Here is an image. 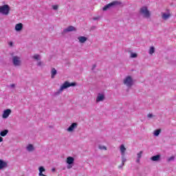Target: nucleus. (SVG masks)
Returning <instances> with one entry per match:
<instances>
[{
	"mask_svg": "<svg viewBox=\"0 0 176 176\" xmlns=\"http://www.w3.org/2000/svg\"><path fill=\"white\" fill-rule=\"evenodd\" d=\"M170 16H171L170 13H166V12L162 13V17L163 20H168V19H170Z\"/></svg>",
	"mask_w": 176,
	"mask_h": 176,
	"instance_id": "nucleus-9",
	"label": "nucleus"
},
{
	"mask_svg": "<svg viewBox=\"0 0 176 176\" xmlns=\"http://www.w3.org/2000/svg\"><path fill=\"white\" fill-rule=\"evenodd\" d=\"M78 41L80 43H85V42L87 41V38L85 36H80L78 37Z\"/></svg>",
	"mask_w": 176,
	"mask_h": 176,
	"instance_id": "nucleus-15",
	"label": "nucleus"
},
{
	"mask_svg": "<svg viewBox=\"0 0 176 176\" xmlns=\"http://www.w3.org/2000/svg\"><path fill=\"white\" fill-rule=\"evenodd\" d=\"M10 12V7H9V5L5 4L3 6H0V13H1V14L8 16V14H9Z\"/></svg>",
	"mask_w": 176,
	"mask_h": 176,
	"instance_id": "nucleus-1",
	"label": "nucleus"
},
{
	"mask_svg": "<svg viewBox=\"0 0 176 176\" xmlns=\"http://www.w3.org/2000/svg\"><path fill=\"white\" fill-rule=\"evenodd\" d=\"M140 13L146 19H149V17H151V12L148 10V8L146 7H142V8H140Z\"/></svg>",
	"mask_w": 176,
	"mask_h": 176,
	"instance_id": "nucleus-2",
	"label": "nucleus"
},
{
	"mask_svg": "<svg viewBox=\"0 0 176 176\" xmlns=\"http://www.w3.org/2000/svg\"><path fill=\"white\" fill-rule=\"evenodd\" d=\"M15 30L16 31H21L23 30V23H17L15 25Z\"/></svg>",
	"mask_w": 176,
	"mask_h": 176,
	"instance_id": "nucleus-11",
	"label": "nucleus"
},
{
	"mask_svg": "<svg viewBox=\"0 0 176 176\" xmlns=\"http://www.w3.org/2000/svg\"><path fill=\"white\" fill-rule=\"evenodd\" d=\"M94 68H96V65H93L92 69H94Z\"/></svg>",
	"mask_w": 176,
	"mask_h": 176,
	"instance_id": "nucleus-34",
	"label": "nucleus"
},
{
	"mask_svg": "<svg viewBox=\"0 0 176 176\" xmlns=\"http://www.w3.org/2000/svg\"><path fill=\"white\" fill-rule=\"evenodd\" d=\"M124 84L128 86V87H131V86H133V78H131V76H127L124 80Z\"/></svg>",
	"mask_w": 176,
	"mask_h": 176,
	"instance_id": "nucleus-5",
	"label": "nucleus"
},
{
	"mask_svg": "<svg viewBox=\"0 0 176 176\" xmlns=\"http://www.w3.org/2000/svg\"><path fill=\"white\" fill-rule=\"evenodd\" d=\"M137 54H135V53H132V54H131V58H135V57H137Z\"/></svg>",
	"mask_w": 176,
	"mask_h": 176,
	"instance_id": "nucleus-24",
	"label": "nucleus"
},
{
	"mask_svg": "<svg viewBox=\"0 0 176 176\" xmlns=\"http://www.w3.org/2000/svg\"><path fill=\"white\" fill-rule=\"evenodd\" d=\"M2 141H3V138L0 137V142H2Z\"/></svg>",
	"mask_w": 176,
	"mask_h": 176,
	"instance_id": "nucleus-31",
	"label": "nucleus"
},
{
	"mask_svg": "<svg viewBox=\"0 0 176 176\" xmlns=\"http://www.w3.org/2000/svg\"><path fill=\"white\" fill-rule=\"evenodd\" d=\"M55 170V169L54 168V169H52V171H54Z\"/></svg>",
	"mask_w": 176,
	"mask_h": 176,
	"instance_id": "nucleus-38",
	"label": "nucleus"
},
{
	"mask_svg": "<svg viewBox=\"0 0 176 176\" xmlns=\"http://www.w3.org/2000/svg\"><path fill=\"white\" fill-rule=\"evenodd\" d=\"M153 53H155V47H151L149 50V54H153Z\"/></svg>",
	"mask_w": 176,
	"mask_h": 176,
	"instance_id": "nucleus-22",
	"label": "nucleus"
},
{
	"mask_svg": "<svg viewBox=\"0 0 176 176\" xmlns=\"http://www.w3.org/2000/svg\"><path fill=\"white\" fill-rule=\"evenodd\" d=\"M27 149L29 151V152H32V151H34V146H32V144H29Z\"/></svg>",
	"mask_w": 176,
	"mask_h": 176,
	"instance_id": "nucleus-21",
	"label": "nucleus"
},
{
	"mask_svg": "<svg viewBox=\"0 0 176 176\" xmlns=\"http://www.w3.org/2000/svg\"><path fill=\"white\" fill-rule=\"evenodd\" d=\"M168 160V162H171V160H174V157L172 156V157H169Z\"/></svg>",
	"mask_w": 176,
	"mask_h": 176,
	"instance_id": "nucleus-29",
	"label": "nucleus"
},
{
	"mask_svg": "<svg viewBox=\"0 0 176 176\" xmlns=\"http://www.w3.org/2000/svg\"><path fill=\"white\" fill-rule=\"evenodd\" d=\"M72 31H76V28L74 26H69L67 28L63 30V32H71Z\"/></svg>",
	"mask_w": 176,
	"mask_h": 176,
	"instance_id": "nucleus-10",
	"label": "nucleus"
},
{
	"mask_svg": "<svg viewBox=\"0 0 176 176\" xmlns=\"http://www.w3.org/2000/svg\"><path fill=\"white\" fill-rule=\"evenodd\" d=\"M116 3H118V1H113L112 3L107 4V6H105L103 8V10L104 11L108 10V9H109V8H111V6H113L116 5Z\"/></svg>",
	"mask_w": 176,
	"mask_h": 176,
	"instance_id": "nucleus-7",
	"label": "nucleus"
},
{
	"mask_svg": "<svg viewBox=\"0 0 176 176\" xmlns=\"http://www.w3.org/2000/svg\"><path fill=\"white\" fill-rule=\"evenodd\" d=\"M51 78L53 79L54 78V76L57 74V70H56L55 68H52V72H51Z\"/></svg>",
	"mask_w": 176,
	"mask_h": 176,
	"instance_id": "nucleus-17",
	"label": "nucleus"
},
{
	"mask_svg": "<svg viewBox=\"0 0 176 176\" xmlns=\"http://www.w3.org/2000/svg\"><path fill=\"white\" fill-rule=\"evenodd\" d=\"M151 160H152L153 162H159V160H160V155H154L151 158Z\"/></svg>",
	"mask_w": 176,
	"mask_h": 176,
	"instance_id": "nucleus-13",
	"label": "nucleus"
},
{
	"mask_svg": "<svg viewBox=\"0 0 176 176\" xmlns=\"http://www.w3.org/2000/svg\"><path fill=\"white\" fill-rule=\"evenodd\" d=\"M8 133H9V130L5 129L4 131H2L0 133V135L1 137H6L8 135Z\"/></svg>",
	"mask_w": 176,
	"mask_h": 176,
	"instance_id": "nucleus-18",
	"label": "nucleus"
},
{
	"mask_svg": "<svg viewBox=\"0 0 176 176\" xmlns=\"http://www.w3.org/2000/svg\"><path fill=\"white\" fill-rule=\"evenodd\" d=\"M10 46H13V43L12 42L10 43Z\"/></svg>",
	"mask_w": 176,
	"mask_h": 176,
	"instance_id": "nucleus-32",
	"label": "nucleus"
},
{
	"mask_svg": "<svg viewBox=\"0 0 176 176\" xmlns=\"http://www.w3.org/2000/svg\"><path fill=\"white\" fill-rule=\"evenodd\" d=\"M137 163H140V158L136 160Z\"/></svg>",
	"mask_w": 176,
	"mask_h": 176,
	"instance_id": "nucleus-33",
	"label": "nucleus"
},
{
	"mask_svg": "<svg viewBox=\"0 0 176 176\" xmlns=\"http://www.w3.org/2000/svg\"><path fill=\"white\" fill-rule=\"evenodd\" d=\"M52 9H54V10H57V9H58V6L57 5L52 6Z\"/></svg>",
	"mask_w": 176,
	"mask_h": 176,
	"instance_id": "nucleus-27",
	"label": "nucleus"
},
{
	"mask_svg": "<svg viewBox=\"0 0 176 176\" xmlns=\"http://www.w3.org/2000/svg\"><path fill=\"white\" fill-rule=\"evenodd\" d=\"M74 86H76V82H71V83H69V82L65 81L63 84V85L60 87V91H63L64 90V89H68V87H74Z\"/></svg>",
	"mask_w": 176,
	"mask_h": 176,
	"instance_id": "nucleus-3",
	"label": "nucleus"
},
{
	"mask_svg": "<svg viewBox=\"0 0 176 176\" xmlns=\"http://www.w3.org/2000/svg\"><path fill=\"white\" fill-rule=\"evenodd\" d=\"M142 157V151L138 153V159H140Z\"/></svg>",
	"mask_w": 176,
	"mask_h": 176,
	"instance_id": "nucleus-26",
	"label": "nucleus"
},
{
	"mask_svg": "<svg viewBox=\"0 0 176 176\" xmlns=\"http://www.w3.org/2000/svg\"><path fill=\"white\" fill-rule=\"evenodd\" d=\"M124 163H126V157H124V155H122V166H124Z\"/></svg>",
	"mask_w": 176,
	"mask_h": 176,
	"instance_id": "nucleus-23",
	"label": "nucleus"
},
{
	"mask_svg": "<svg viewBox=\"0 0 176 176\" xmlns=\"http://www.w3.org/2000/svg\"><path fill=\"white\" fill-rule=\"evenodd\" d=\"M12 63L15 67L21 65V60L19 56H15L12 57Z\"/></svg>",
	"mask_w": 176,
	"mask_h": 176,
	"instance_id": "nucleus-4",
	"label": "nucleus"
},
{
	"mask_svg": "<svg viewBox=\"0 0 176 176\" xmlns=\"http://www.w3.org/2000/svg\"><path fill=\"white\" fill-rule=\"evenodd\" d=\"M76 127H78V124L76 122H74L72 124V125L67 129V131H74V130H75V129H76Z\"/></svg>",
	"mask_w": 176,
	"mask_h": 176,
	"instance_id": "nucleus-8",
	"label": "nucleus"
},
{
	"mask_svg": "<svg viewBox=\"0 0 176 176\" xmlns=\"http://www.w3.org/2000/svg\"><path fill=\"white\" fill-rule=\"evenodd\" d=\"M160 133H162V129H157L154 131V135H155V137H157V135H159Z\"/></svg>",
	"mask_w": 176,
	"mask_h": 176,
	"instance_id": "nucleus-20",
	"label": "nucleus"
},
{
	"mask_svg": "<svg viewBox=\"0 0 176 176\" xmlns=\"http://www.w3.org/2000/svg\"><path fill=\"white\" fill-rule=\"evenodd\" d=\"M11 113L12 110L10 109H6L3 113L2 118L3 119H8V118H9V115H10Z\"/></svg>",
	"mask_w": 176,
	"mask_h": 176,
	"instance_id": "nucleus-6",
	"label": "nucleus"
},
{
	"mask_svg": "<svg viewBox=\"0 0 176 176\" xmlns=\"http://www.w3.org/2000/svg\"><path fill=\"white\" fill-rule=\"evenodd\" d=\"M74 157H68L67 158V164H74Z\"/></svg>",
	"mask_w": 176,
	"mask_h": 176,
	"instance_id": "nucleus-14",
	"label": "nucleus"
},
{
	"mask_svg": "<svg viewBox=\"0 0 176 176\" xmlns=\"http://www.w3.org/2000/svg\"><path fill=\"white\" fill-rule=\"evenodd\" d=\"M11 87H14V84H12Z\"/></svg>",
	"mask_w": 176,
	"mask_h": 176,
	"instance_id": "nucleus-35",
	"label": "nucleus"
},
{
	"mask_svg": "<svg viewBox=\"0 0 176 176\" xmlns=\"http://www.w3.org/2000/svg\"><path fill=\"white\" fill-rule=\"evenodd\" d=\"M8 166V164L6 162H3V160H0V170H2L4 167H6Z\"/></svg>",
	"mask_w": 176,
	"mask_h": 176,
	"instance_id": "nucleus-16",
	"label": "nucleus"
},
{
	"mask_svg": "<svg viewBox=\"0 0 176 176\" xmlns=\"http://www.w3.org/2000/svg\"><path fill=\"white\" fill-rule=\"evenodd\" d=\"M120 150L122 156H124V152H126V147H124V144H121L120 147Z\"/></svg>",
	"mask_w": 176,
	"mask_h": 176,
	"instance_id": "nucleus-12",
	"label": "nucleus"
},
{
	"mask_svg": "<svg viewBox=\"0 0 176 176\" xmlns=\"http://www.w3.org/2000/svg\"><path fill=\"white\" fill-rule=\"evenodd\" d=\"M94 20H97V18H94Z\"/></svg>",
	"mask_w": 176,
	"mask_h": 176,
	"instance_id": "nucleus-37",
	"label": "nucleus"
},
{
	"mask_svg": "<svg viewBox=\"0 0 176 176\" xmlns=\"http://www.w3.org/2000/svg\"><path fill=\"white\" fill-rule=\"evenodd\" d=\"M39 57H40V56L38 54H35L33 56V58H34V60H39Z\"/></svg>",
	"mask_w": 176,
	"mask_h": 176,
	"instance_id": "nucleus-25",
	"label": "nucleus"
},
{
	"mask_svg": "<svg viewBox=\"0 0 176 176\" xmlns=\"http://www.w3.org/2000/svg\"><path fill=\"white\" fill-rule=\"evenodd\" d=\"M148 118H153V116L151 113L147 115Z\"/></svg>",
	"mask_w": 176,
	"mask_h": 176,
	"instance_id": "nucleus-30",
	"label": "nucleus"
},
{
	"mask_svg": "<svg viewBox=\"0 0 176 176\" xmlns=\"http://www.w3.org/2000/svg\"><path fill=\"white\" fill-rule=\"evenodd\" d=\"M99 149H104V151H107V147L104 146H100Z\"/></svg>",
	"mask_w": 176,
	"mask_h": 176,
	"instance_id": "nucleus-28",
	"label": "nucleus"
},
{
	"mask_svg": "<svg viewBox=\"0 0 176 176\" xmlns=\"http://www.w3.org/2000/svg\"><path fill=\"white\" fill-rule=\"evenodd\" d=\"M41 62H38V65H41Z\"/></svg>",
	"mask_w": 176,
	"mask_h": 176,
	"instance_id": "nucleus-36",
	"label": "nucleus"
},
{
	"mask_svg": "<svg viewBox=\"0 0 176 176\" xmlns=\"http://www.w3.org/2000/svg\"><path fill=\"white\" fill-rule=\"evenodd\" d=\"M104 100V95L99 94L96 98L97 102H100V101H102Z\"/></svg>",
	"mask_w": 176,
	"mask_h": 176,
	"instance_id": "nucleus-19",
	"label": "nucleus"
}]
</instances>
